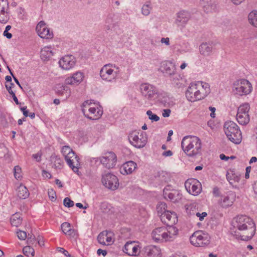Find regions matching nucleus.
<instances>
[{
  "label": "nucleus",
  "mask_w": 257,
  "mask_h": 257,
  "mask_svg": "<svg viewBox=\"0 0 257 257\" xmlns=\"http://www.w3.org/2000/svg\"><path fill=\"white\" fill-rule=\"evenodd\" d=\"M250 109L249 104L248 103H244L240 105L237 109V113L248 114V111Z\"/></svg>",
  "instance_id": "4c0bfd02"
},
{
  "label": "nucleus",
  "mask_w": 257,
  "mask_h": 257,
  "mask_svg": "<svg viewBox=\"0 0 257 257\" xmlns=\"http://www.w3.org/2000/svg\"><path fill=\"white\" fill-rule=\"evenodd\" d=\"M248 20L250 24L257 28V11L250 12L248 15Z\"/></svg>",
  "instance_id": "c9c22d12"
},
{
  "label": "nucleus",
  "mask_w": 257,
  "mask_h": 257,
  "mask_svg": "<svg viewBox=\"0 0 257 257\" xmlns=\"http://www.w3.org/2000/svg\"><path fill=\"white\" fill-rule=\"evenodd\" d=\"M163 195L165 199H169L173 202H177L181 199V194L177 191L171 192L167 189L163 190Z\"/></svg>",
  "instance_id": "b1692460"
},
{
  "label": "nucleus",
  "mask_w": 257,
  "mask_h": 257,
  "mask_svg": "<svg viewBox=\"0 0 257 257\" xmlns=\"http://www.w3.org/2000/svg\"><path fill=\"white\" fill-rule=\"evenodd\" d=\"M99 162L100 163V157L99 158H91L90 159V162L91 165H96L97 162Z\"/></svg>",
  "instance_id": "5fc2aeb1"
},
{
  "label": "nucleus",
  "mask_w": 257,
  "mask_h": 257,
  "mask_svg": "<svg viewBox=\"0 0 257 257\" xmlns=\"http://www.w3.org/2000/svg\"><path fill=\"white\" fill-rule=\"evenodd\" d=\"M119 72V68L115 65L107 64L103 66L100 71L101 78L108 82L115 80Z\"/></svg>",
  "instance_id": "6e6552de"
},
{
  "label": "nucleus",
  "mask_w": 257,
  "mask_h": 257,
  "mask_svg": "<svg viewBox=\"0 0 257 257\" xmlns=\"http://www.w3.org/2000/svg\"><path fill=\"white\" fill-rule=\"evenodd\" d=\"M253 188L255 194V197L257 200V181L254 183Z\"/></svg>",
  "instance_id": "774afa93"
},
{
  "label": "nucleus",
  "mask_w": 257,
  "mask_h": 257,
  "mask_svg": "<svg viewBox=\"0 0 257 257\" xmlns=\"http://www.w3.org/2000/svg\"><path fill=\"white\" fill-rule=\"evenodd\" d=\"M157 98L158 99V101L161 103L164 106H168L169 104L170 98L168 94L166 92H159L157 94Z\"/></svg>",
  "instance_id": "c85d7f7f"
},
{
  "label": "nucleus",
  "mask_w": 257,
  "mask_h": 257,
  "mask_svg": "<svg viewBox=\"0 0 257 257\" xmlns=\"http://www.w3.org/2000/svg\"><path fill=\"white\" fill-rule=\"evenodd\" d=\"M22 221V219L20 214L16 213L13 214L11 218V223L14 226L18 227L20 225Z\"/></svg>",
  "instance_id": "f704fd0d"
},
{
  "label": "nucleus",
  "mask_w": 257,
  "mask_h": 257,
  "mask_svg": "<svg viewBox=\"0 0 257 257\" xmlns=\"http://www.w3.org/2000/svg\"><path fill=\"white\" fill-rule=\"evenodd\" d=\"M235 195L234 192H230L226 196H225L220 201V204L224 208L228 207L232 205L235 200Z\"/></svg>",
  "instance_id": "a878e982"
},
{
  "label": "nucleus",
  "mask_w": 257,
  "mask_h": 257,
  "mask_svg": "<svg viewBox=\"0 0 257 257\" xmlns=\"http://www.w3.org/2000/svg\"><path fill=\"white\" fill-rule=\"evenodd\" d=\"M164 71L168 75H172L176 70L175 64L171 61H166L163 63Z\"/></svg>",
  "instance_id": "2f4dec72"
},
{
  "label": "nucleus",
  "mask_w": 257,
  "mask_h": 257,
  "mask_svg": "<svg viewBox=\"0 0 257 257\" xmlns=\"http://www.w3.org/2000/svg\"><path fill=\"white\" fill-rule=\"evenodd\" d=\"M190 14L185 11H181L177 14V18L175 21L178 26L184 27L190 19Z\"/></svg>",
  "instance_id": "aec40b11"
},
{
  "label": "nucleus",
  "mask_w": 257,
  "mask_h": 257,
  "mask_svg": "<svg viewBox=\"0 0 257 257\" xmlns=\"http://www.w3.org/2000/svg\"><path fill=\"white\" fill-rule=\"evenodd\" d=\"M169 229V230H167L165 227L155 229L152 232L153 239L158 242L172 240L174 236L177 234L178 230L175 227H170Z\"/></svg>",
  "instance_id": "423d86ee"
},
{
  "label": "nucleus",
  "mask_w": 257,
  "mask_h": 257,
  "mask_svg": "<svg viewBox=\"0 0 257 257\" xmlns=\"http://www.w3.org/2000/svg\"><path fill=\"white\" fill-rule=\"evenodd\" d=\"M3 35L4 36L6 37V38H7L9 39L12 38V34L9 33L8 31H5L4 32Z\"/></svg>",
  "instance_id": "338daca9"
},
{
  "label": "nucleus",
  "mask_w": 257,
  "mask_h": 257,
  "mask_svg": "<svg viewBox=\"0 0 257 257\" xmlns=\"http://www.w3.org/2000/svg\"><path fill=\"white\" fill-rule=\"evenodd\" d=\"M141 247L134 241L127 242L124 245L123 251L130 256H137L141 252Z\"/></svg>",
  "instance_id": "f3484780"
},
{
  "label": "nucleus",
  "mask_w": 257,
  "mask_h": 257,
  "mask_svg": "<svg viewBox=\"0 0 257 257\" xmlns=\"http://www.w3.org/2000/svg\"><path fill=\"white\" fill-rule=\"evenodd\" d=\"M23 253L27 256H29V254H31L32 256H34L35 255V250L33 248L30 246H26L23 248Z\"/></svg>",
  "instance_id": "a19ab883"
},
{
  "label": "nucleus",
  "mask_w": 257,
  "mask_h": 257,
  "mask_svg": "<svg viewBox=\"0 0 257 257\" xmlns=\"http://www.w3.org/2000/svg\"><path fill=\"white\" fill-rule=\"evenodd\" d=\"M5 86L8 91L10 92L12 91V88L13 86H14V84L13 83H10L9 84H6Z\"/></svg>",
  "instance_id": "e2e57ef3"
},
{
  "label": "nucleus",
  "mask_w": 257,
  "mask_h": 257,
  "mask_svg": "<svg viewBox=\"0 0 257 257\" xmlns=\"http://www.w3.org/2000/svg\"><path fill=\"white\" fill-rule=\"evenodd\" d=\"M101 181L105 187L112 190H116L119 186L117 177L110 173L103 175Z\"/></svg>",
  "instance_id": "f8f14e48"
},
{
  "label": "nucleus",
  "mask_w": 257,
  "mask_h": 257,
  "mask_svg": "<svg viewBox=\"0 0 257 257\" xmlns=\"http://www.w3.org/2000/svg\"><path fill=\"white\" fill-rule=\"evenodd\" d=\"M55 91L58 95L61 96L64 100L67 99L71 93L68 86L61 84H57L56 86Z\"/></svg>",
  "instance_id": "5701e85b"
},
{
  "label": "nucleus",
  "mask_w": 257,
  "mask_h": 257,
  "mask_svg": "<svg viewBox=\"0 0 257 257\" xmlns=\"http://www.w3.org/2000/svg\"><path fill=\"white\" fill-rule=\"evenodd\" d=\"M51 49V46H46L41 50V57L42 60L47 61L53 55V53Z\"/></svg>",
  "instance_id": "7c9ffc66"
},
{
  "label": "nucleus",
  "mask_w": 257,
  "mask_h": 257,
  "mask_svg": "<svg viewBox=\"0 0 257 257\" xmlns=\"http://www.w3.org/2000/svg\"><path fill=\"white\" fill-rule=\"evenodd\" d=\"M128 139L130 143L137 148H143L147 141L146 135L142 132H133L130 134Z\"/></svg>",
  "instance_id": "9d476101"
},
{
  "label": "nucleus",
  "mask_w": 257,
  "mask_h": 257,
  "mask_svg": "<svg viewBox=\"0 0 257 257\" xmlns=\"http://www.w3.org/2000/svg\"><path fill=\"white\" fill-rule=\"evenodd\" d=\"M160 219L162 222L166 224L170 227L176 224L178 221V218L176 214L174 212L168 211L165 213L160 215Z\"/></svg>",
  "instance_id": "dca6fc26"
},
{
  "label": "nucleus",
  "mask_w": 257,
  "mask_h": 257,
  "mask_svg": "<svg viewBox=\"0 0 257 257\" xmlns=\"http://www.w3.org/2000/svg\"><path fill=\"white\" fill-rule=\"evenodd\" d=\"M102 110L98 108L92 107L89 108V111L85 112L83 110V114L87 118L91 120H96L99 118L102 114Z\"/></svg>",
  "instance_id": "412c9836"
},
{
  "label": "nucleus",
  "mask_w": 257,
  "mask_h": 257,
  "mask_svg": "<svg viewBox=\"0 0 257 257\" xmlns=\"http://www.w3.org/2000/svg\"><path fill=\"white\" fill-rule=\"evenodd\" d=\"M146 113L148 116L149 119L151 120L152 121H158L160 119L159 116L155 114H154L150 110H148Z\"/></svg>",
  "instance_id": "79ce46f5"
},
{
  "label": "nucleus",
  "mask_w": 257,
  "mask_h": 257,
  "mask_svg": "<svg viewBox=\"0 0 257 257\" xmlns=\"http://www.w3.org/2000/svg\"><path fill=\"white\" fill-rule=\"evenodd\" d=\"M63 204L65 206L69 208L74 206V202L68 197H66L64 199Z\"/></svg>",
  "instance_id": "09e8293b"
},
{
  "label": "nucleus",
  "mask_w": 257,
  "mask_h": 257,
  "mask_svg": "<svg viewBox=\"0 0 257 257\" xmlns=\"http://www.w3.org/2000/svg\"><path fill=\"white\" fill-rule=\"evenodd\" d=\"M210 92L209 85L202 81L192 83L186 91V97L191 102L203 99Z\"/></svg>",
  "instance_id": "f03ea898"
},
{
  "label": "nucleus",
  "mask_w": 257,
  "mask_h": 257,
  "mask_svg": "<svg viewBox=\"0 0 257 257\" xmlns=\"http://www.w3.org/2000/svg\"><path fill=\"white\" fill-rule=\"evenodd\" d=\"M199 51L201 54L205 56H209L212 51V45L207 43H203L199 46Z\"/></svg>",
  "instance_id": "cd10ccee"
},
{
  "label": "nucleus",
  "mask_w": 257,
  "mask_h": 257,
  "mask_svg": "<svg viewBox=\"0 0 257 257\" xmlns=\"http://www.w3.org/2000/svg\"><path fill=\"white\" fill-rule=\"evenodd\" d=\"M51 161L57 169H60L63 166V161L55 154H52L50 157Z\"/></svg>",
  "instance_id": "72a5a7b5"
},
{
  "label": "nucleus",
  "mask_w": 257,
  "mask_h": 257,
  "mask_svg": "<svg viewBox=\"0 0 257 257\" xmlns=\"http://www.w3.org/2000/svg\"><path fill=\"white\" fill-rule=\"evenodd\" d=\"M61 152L65 157V160L68 165L72 169L74 172L78 175L81 173L79 171L80 167V159L79 157L75 155V153L68 146H64L62 147Z\"/></svg>",
  "instance_id": "20e7f679"
},
{
  "label": "nucleus",
  "mask_w": 257,
  "mask_h": 257,
  "mask_svg": "<svg viewBox=\"0 0 257 257\" xmlns=\"http://www.w3.org/2000/svg\"><path fill=\"white\" fill-rule=\"evenodd\" d=\"M233 90L239 95H246L251 91V84L246 79L238 80L233 84Z\"/></svg>",
  "instance_id": "1a4fd4ad"
},
{
  "label": "nucleus",
  "mask_w": 257,
  "mask_h": 257,
  "mask_svg": "<svg viewBox=\"0 0 257 257\" xmlns=\"http://www.w3.org/2000/svg\"><path fill=\"white\" fill-rule=\"evenodd\" d=\"M117 162V157L113 152H108L104 154V156L100 157V164L107 169L114 168Z\"/></svg>",
  "instance_id": "ddd939ff"
},
{
  "label": "nucleus",
  "mask_w": 257,
  "mask_h": 257,
  "mask_svg": "<svg viewBox=\"0 0 257 257\" xmlns=\"http://www.w3.org/2000/svg\"><path fill=\"white\" fill-rule=\"evenodd\" d=\"M152 8L150 4L144 5L142 8V12L143 15L148 16L150 14Z\"/></svg>",
  "instance_id": "a18cd8bd"
},
{
  "label": "nucleus",
  "mask_w": 257,
  "mask_h": 257,
  "mask_svg": "<svg viewBox=\"0 0 257 257\" xmlns=\"http://www.w3.org/2000/svg\"><path fill=\"white\" fill-rule=\"evenodd\" d=\"M41 156H42V153L41 152H38L36 154H33L32 155V157L33 159L36 160V161L38 162H39L41 160Z\"/></svg>",
  "instance_id": "864d4df0"
},
{
  "label": "nucleus",
  "mask_w": 257,
  "mask_h": 257,
  "mask_svg": "<svg viewBox=\"0 0 257 257\" xmlns=\"http://www.w3.org/2000/svg\"><path fill=\"white\" fill-rule=\"evenodd\" d=\"M224 131L229 140L235 144L240 143L242 135L238 125L232 121H228L224 124Z\"/></svg>",
  "instance_id": "39448f33"
},
{
  "label": "nucleus",
  "mask_w": 257,
  "mask_h": 257,
  "mask_svg": "<svg viewBox=\"0 0 257 257\" xmlns=\"http://www.w3.org/2000/svg\"><path fill=\"white\" fill-rule=\"evenodd\" d=\"M185 187L188 192L193 195H197L201 192V185L195 179H188L185 183Z\"/></svg>",
  "instance_id": "4468645a"
},
{
  "label": "nucleus",
  "mask_w": 257,
  "mask_h": 257,
  "mask_svg": "<svg viewBox=\"0 0 257 257\" xmlns=\"http://www.w3.org/2000/svg\"><path fill=\"white\" fill-rule=\"evenodd\" d=\"M137 164L133 161L124 163L120 168V172L122 175L131 174L137 168Z\"/></svg>",
  "instance_id": "4be33fe9"
},
{
  "label": "nucleus",
  "mask_w": 257,
  "mask_h": 257,
  "mask_svg": "<svg viewBox=\"0 0 257 257\" xmlns=\"http://www.w3.org/2000/svg\"><path fill=\"white\" fill-rule=\"evenodd\" d=\"M161 42L162 43H164L166 45L169 46L170 45V39L169 38H162L161 39Z\"/></svg>",
  "instance_id": "bf43d9fd"
},
{
  "label": "nucleus",
  "mask_w": 257,
  "mask_h": 257,
  "mask_svg": "<svg viewBox=\"0 0 257 257\" xmlns=\"http://www.w3.org/2000/svg\"><path fill=\"white\" fill-rule=\"evenodd\" d=\"M9 8L8 0H0V13L8 12Z\"/></svg>",
  "instance_id": "ea45409f"
},
{
  "label": "nucleus",
  "mask_w": 257,
  "mask_h": 257,
  "mask_svg": "<svg viewBox=\"0 0 257 257\" xmlns=\"http://www.w3.org/2000/svg\"><path fill=\"white\" fill-rule=\"evenodd\" d=\"M140 91L145 99L153 100L157 98L158 93L157 88L149 83H143L140 85Z\"/></svg>",
  "instance_id": "9b49d317"
},
{
  "label": "nucleus",
  "mask_w": 257,
  "mask_h": 257,
  "mask_svg": "<svg viewBox=\"0 0 257 257\" xmlns=\"http://www.w3.org/2000/svg\"><path fill=\"white\" fill-rule=\"evenodd\" d=\"M103 232H101L100 233L98 236V241L101 243V244H105V242L103 241V242H101V239H103Z\"/></svg>",
  "instance_id": "0e129e2a"
},
{
  "label": "nucleus",
  "mask_w": 257,
  "mask_h": 257,
  "mask_svg": "<svg viewBox=\"0 0 257 257\" xmlns=\"http://www.w3.org/2000/svg\"><path fill=\"white\" fill-rule=\"evenodd\" d=\"M17 196L20 199H25L30 195V193L25 186L21 184L17 189Z\"/></svg>",
  "instance_id": "bb28decb"
},
{
  "label": "nucleus",
  "mask_w": 257,
  "mask_h": 257,
  "mask_svg": "<svg viewBox=\"0 0 257 257\" xmlns=\"http://www.w3.org/2000/svg\"><path fill=\"white\" fill-rule=\"evenodd\" d=\"M167 205L164 202H160L157 206V211L158 215L160 216V215H162L164 213L168 212V210L166 209Z\"/></svg>",
  "instance_id": "58836bf2"
},
{
  "label": "nucleus",
  "mask_w": 257,
  "mask_h": 257,
  "mask_svg": "<svg viewBox=\"0 0 257 257\" xmlns=\"http://www.w3.org/2000/svg\"><path fill=\"white\" fill-rule=\"evenodd\" d=\"M42 175L44 177L47 178L49 179L52 177L51 174L45 170L43 171Z\"/></svg>",
  "instance_id": "052dcab7"
},
{
  "label": "nucleus",
  "mask_w": 257,
  "mask_h": 257,
  "mask_svg": "<svg viewBox=\"0 0 257 257\" xmlns=\"http://www.w3.org/2000/svg\"><path fill=\"white\" fill-rule=\"evenodd\" d=\"M97 253L98 255H100L101 254H102L103 256H105L107 254L106 250H102L100 248L97 250Z\"/></svg>",
  "instance_id": "680f3d73"
},
{
  "label": "nucleus",
  "mask_w": 257,
  "mask_h": 257,
  "mask_svg": "<svg viewBox=\"0 0 257 257\" xmlns=\"http://www.w3.org/2000/svg\"><path fill=\"white\" fill-rule=\"evenodd\" d=\"M145 257H161V249L155 245H150L145 246L141 251Z\"/></svg>",
  "instance_id": "a211bd4d"
},
{
  "label": "nucleus",
  "mask_w": 257,
  "mask_h": 257,
  "mask_svg": "<svg viewBox=\"0 0 257 257\" xmlns=\"http://www.w3.org/2000/svg\"><path fill=\"white\" fill-rule=\"evenodd\" d=\"M181 148L188 157H196L201 154V141L198 137L196 136H185L182 140Z\"/></svg>",
  "instance_id": "7ed1b4c3"
},
{
  "label": "nucleus",
  "mask_w": 257,
  "mask_h": 257,
  "mask_svg": "<svg viewBox=\"0 0 257 257\" xmlns=\"http://www.w3.org/2000/svg\"><path fill=\"white\" fill-rule=\"evenodd\" d=\"M17 236L21 240H25L27 237V233L26 231L19 230L17 232Z\"/></svg>",
  "instance_id": "3c124183"
},
{
  "label": "nucleus",
  "mask_w": 257,
  "mask_h": 257,
  "mask_svg": "<svg viewBox=\"0 0 257 257\" xmlns=\"http://www.w3.org/2000/svg\"><path fill=\"white\" fill-rule=\"evenodd\" d=\"M36 30L38 35L43 39H51L53 37L52 31H50L44 21H40L37 25Z\"/></svg>",
  "instance_id": "2eb2a0df"
},
{
  "label": "nucleus",
  "mask_w": 257,
  "mask_h": 257,
  "mask_svg": "<svg viewBox=\"0 0 257 257\" xmlns=\"http://www.w3.org/2000/svg\"><path fill=\"white\" fill-rule=\"evenodd\" d=\"M255 232V224L248 216L240 215L232 219L230 233L236 238L247 241L253 237Z\"/></svg>",
  "instance_id": "f257e3e1"
},
{
  "label": "nucleus",
  "mask_w": 257,
  "mask_h": 257,
  "mask_svg": "<svg viewBox=\"0 0 257 257\" xmlns=\"http://www.w3.org/2000/svg\"><path fill=\"white\" fill-rule=\"evenodd\" d=\"M169 76L171 80L176 84H177V81H179L181 78L180 75L176 72V71L172 75H169Z\"/></svg>",
  "instance_id": "49530a36"
},
{
  "label": "nucleus",
  "mask_w": 257,
  "mask_h": 257,
  "mask_svg": "<svg viewBox=\"0 0 257 257\" xmlns=\"http://www.w3.org/2000/svg\"><path fill=\"white\" fill-rule=\"evenodd\" d=\"M91 104L92 103L90 101L88 100L85 101L81 105L82 112L83 113V109L84 110H85V112L89 111V108L92 107Z\"/></svg>",
  "instance_id": "c03bdc74"
},
{
  "label": "nucleus",
  "mask_w": 257,
  "mask_h": 257,
  "mask_svg": "<svg viewBox=\"0 0 257 257\" xmlns=\"http://www.w3.org/2000/svg\"><path fill=\"white\" fill-rule=\"evenodd\" d=\"M60 66L64 70H69L76 64V59L72 55H65L59 61Z\"/></svg>",
  "instance_id": "6ab92c4d"
},
{
  "label": "nucleus",
  "mask_w": 257,
  "mask_h": 257,
  "mask_svg": "<svg viewBox=\"0 0 257 257\" xmlns=\"http://www.w3.org/2000/svg\"><path fill=\"white\" fill-rule=\"evenodd\" d=\"M209 234L202 230L194 232L190 237V242L196 247H204L210 243Z\"/></svg>",
  "instance_id": "0eeeda50"
},
{
  "label": "nucleus",
  "mask_w": 257,
  "mask_h": 257,
  "mask_svg": "<svg viewBox=\"0 0 257 257\" xmlns=\"http://www.w3.org/2000/svg\"><path fill=\"white\" fill-rule=\"evenodd\" d=\"M192 214H195L197 217H199V219L200 221H202L204 219V218L207 215V213L205 212H203L201 213L198 212H196L193 213Z\"/></svg>",
  "instance_id": "603ef678"
},
{
  "label": "nucleus",
  "mask_w": 257,
  "mask_h": 257,
  "mask_svg": "<svg viewBox=\"0 0 257 257\" xmlns=\"http://www.w3.org/2000/svg\"><path fill=\"white\" fill-rule=\"evenodd\" d=\"M61 229L62 231L66 235L74 237L75 235V231L74 229L71 228V224L68 222H64L61 225Z\"/></svg>",
  "instance_id": "c756f323"
},
{
  "label": "nucleus",
  "mask_w": 257,
  "mask_h": 257,
  "mask_svg": "<svg viewBox=\"0 0 257 257\" xmlns=\"http://www.w3.org/2000/svg\"><path fill=\"white\" fill-rule=\"evenodd\" d=\"M14 175L15 177L17 179H20L21 177V168L19 166H16L14 167Z\"/></svg>",
  "instance_id": "de8ad7c7"
},
{
  "label": "nucleus",
  "mask_w": 257,
  "mask_h": 257,
  "mask_svg": "<svg viewBox=\"0 0 257 257\" xmlns=\"http://www.w3.org/2000/svg\"><path fill=\"white\" fill-rule=\"evenodd\" d=\"M59 251L60 252L63 253L66 256L71 257V255L69 254L68 251L67 250H65L64 248L60 247V248H59Z\"/></svg>",
  "instance_id": "13d9d810"
},
{
  "label": "nucleus",
  "mask_w": 257,
  "mask_h": 257,
  "mask_svg": "<svg viewBox=\"0 0 257 257\" xmlns=\"http://www.w3.org/2000/svg\"><path fill=\"white\" fill-rule=\"evenodd\" d=\"M201 5L205 8L207 6H209L211 4V0H201Z\"/></svg>",
  "instance_id": "6e6d98bb"
},
{
  "label": "nucleus",
  "mask_w": 257,
  "mask_h": 257,
  "mask_svg": "<svg viewBox=\"0 0 257 257\" xmlns=\"http://www.w3.org/2000/svg\"><path fill=\"white\" fill-rule=\"evenodd\" d=\"M171 110L169 109H166L163 110L162 115L164 117H167L170 116Z\"/></svg>",
  "instance_id": "4d7b16f0"
},
{
  "label": "nucleus",
  "mask_w": 257,
  "mask_h": 257,
  "mask_svg": "<svg viewBox=\"0 0 257 257\" xmlns=\"http://www.w3.org/2000/svg\"><path fill=\"white\" fill-rule=\"evenodd\" d=\"M236 119L238 122L241 125H246L250 120L249 114H244L243 113H237Z\"/></svg>",
  "instance_id": "473e14b6"
},
{
  "label": "nucleus",
  "mask_w": 257,
  "mask_h": 257,
  "mask_svg": "<svg viewBox=\"0 0 257 257\" xmlns=\"http://www.w3.org/2000/svg\"><path fill=\"white\" fill-rule=\"evenodd\" d=\"M173 155V153L171 151L168 150L163 153V156L165 157L171 156Z\"/></svg>",
  "instance_id": "69168bd1"
},
{
  "label": "nucleus",
  "mask_w": 257,
  "mask_h": 257,
  "mask_svg": "<svg viewBox=\"0 0 257 257\" xmlns=\"http://www.w3.org/2000/svg\"><path fill=\"white\" fill-rule=\"evenodd\" d=\"M226 178L230 184H233L235 182H238L240 180V177L235 174H230L227 172L226 174Z\"/></svg>",
  "instance_id": "e433bc0d"
},
{
  "label": "nucleus",
  "mask_w": 257,
  "mask_h": 257,
  "mask_svg": "<svg viewBox=\"0 0 257 257\" xmlns=\"http://www.w3.org/2000/svg\"><path fill=\"white\" fill-rule=\"evenodd\" d=\"M8 12L0 13V23L6 24L9 20Z\"/></svg>",
  "instance_id": "37998d69"
},
{
  "label": "nucleus",
  "mask_w": 257,
  "mask_h": 257,
  "mask_svg": "<svg viewBox=\"0 0 257 257\" xmlns=\"http://www.w3.org/2000/svg\"><path fill=\"white\" fill-rule=\"evenodd\" d=\"M83 74L80 72H77L71 77L65 80L66 83L69 85L78 84L80 83L83 78Z\"/></svg>",
  "instance_id": "393cba45"
},
{
  "label": "nucleus",
  "mask_w": 257,
  "mask_h": 257,
  "mask_svg": "<svg viewBox=\"0 0 257 257\" xmlns=\"http://www.w3.org/2000/svg\"><path fill=\"white\" fill-rule=\"evenodd\" d=\"M48 194L52 201H54L56 200V194L53 189H49Z\"/></svg>",
  "instance_id": "8fccbe9b"
}]
</instances>
